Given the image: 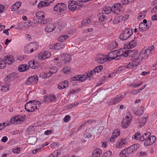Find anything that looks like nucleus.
<instances>
[{"label": "nucleus", "instance_id": "3c124183", "mask_svg": "<svg viewBox=\"0 0 157 157\" xmlns=\"http://www.w3.org/2000/svg\"><path fill=\"white\" fill-rule=\"evenodd\" d=\"M112 156V152L111 151H108L105 153L102 157H111Z\"/></svg>", "mask_w": 157, "mask_h": 157}, {"label": "nucleus", "instance_id": "ea45409f", "mask_svg": "<svg viewBox=\"0 0 157 157\" xmlns=\"http://www.w3.org/2000/svg\"><path fill=\"white\" fill-rule=\"evenodd\" d=\"M31 48L30 47L29 43L25 47L24 51L27 53H31L32 52Z\"/></svg>", "mask_w": 157, "mask_h": 157}, {"label": "nucleus", "instance_id": "5701e85b", "mask_svg": "<svg viewBox=\"0 0 157 157\" xmlns=\"http://www.w3.org/2000/svg\"><path fill=\"white\" fill-rule=\"evenodd\" d=\"M59 25V28L61 30L63 27H65L67 25V22L66 20L61 19L58 22Z\"/></svg>", "mask_w": 157, "mask_h": 157}, {"label": "nucleus", "instance_id": "473e14b6", "mask_svg": "<svg viewBox=\"0 0 157 157\" xmlns=\"http://www.w3.org/2000/svg\"><path fill=\"white\" fill-rule=\"evenodd\" d=\"M27 65L25 64L20 65L19 66L18 70L20 72L25 71L28 69V67L27 68Z\"/></svg>", "mask_w": 157, "mask_h": 157}, {"label": "nucleus", "instance_id": "4468645a", "mask_svg": "<svg viewBox=\"0 0 157 157\" xmlns=\"http://www.w3.org/2000/svg\"><path fill=\"white\" fill-rule=\"evenodd\" d=\"M132 118L131 117H130L128 116H126L125 118L123 120L122 122V126L123 128H126L129 126L131 123Z\"/></svg>", "mask_w": 157, "mask_h": 157}, {"label": "nucleus", "instance_id": "4d7b16f0", "mask_svg": "<svg viewBox=\"0 0 157 157\" xmlns=\"http://www.w3.org/2000/svg\"><path fill=\"white\" fill-rule=\"evenodd\" d=\"M17 117L19 119L20 122L21 123L23 121L25 120V115H18Z\"/></svg>", "mask_w": 157, "mask_h": 157}, {"label": "nucleus", "instance_id": "9b49d317", "mask_svg": "<svg viewBox=\"0 0 157 157\" xmlns=\"http://www.w3.org/2000/svg\"><path fill=\"white\" fill-rule=\"evenodd\" d=\"M143 59L142 56H140V54L135 56V58H132V60L133 65L134 66H138Z\"/></svg>", "mask_w": 157, "mask_h": 157}, {"label": "nucleus", "instance_id": "4be33fe9", "mask_svg": "<svg viewBox=\"0 0 157 157\" xmlns=\"http://www.w3.org/2000/svg\"><path fill=\"white\" fill-rule=\"evenodd\" d=\"M128 140V139L127 138L121 140L119 141L118 143H117L115 145V147L117 148L121 147L123 145H125L127 143Z\"/></svg>", "mask_w": 157, "mask_h": 157}, {"label": "nucleus", "instance_id": "680f3d73", "mask_svg": "<svg viewBox=\"0 0 157 157\" xmlns=\"http://www.w3.org/2000/svg\"><path fill=\"white\" fill-rule=\"evenodd\" d=\"M134 138L136 140H140V137H141L142 136L139 132H137L135 135H134Z\"/></svg>", "mask_w": 157, "mask_h": 157}, {"label": "nucleus", "instance_id": "2eb2a0df", "mask_svg": "<svg viewBox=\"0 0 157 157\" xmlns=\"http://www.w3.org/2000/svg\"><path fill=\"white\" fill-rule=\"evenodd\" d=\"M38 80V78L37 76H31L29 78L25 81V83L27 85H30L31 84L36 83Z\"/></svg>", "mask_w": 157, "mask_h": 157}, {"label": "nucleus", "instance_id": "0e129e2a", "mask_svg": "<svg viewBox=\"0 0 157 157\" xmlns=\"http://www.w3.org/2000/svg\"><path fill=\"white\" fill-rule=\"evenodd\" d=\"M12 151L14 153L18 154L20 151V148L17 147L13 148L12 149Z\"/></svg>", "mask_w": 157, "mask_h": 157}, {"label": "nucleus", "instance_id": "58836bf2", "mask_svg": "<svg viewBox=\"0 0 157 157\" xmlns=\"http://www.w3.org/2000/svg\"><path fill=\"white\" fill-rule=\"evenodd\" d=\"M49 6L48 3L45 1H41L39 2L37 5L38 8L40 9L43 7Z\"/></svg>", "mask_w": 157, "mask_h": 157}, {"label": "nucleus", "instance_id": "5fc2aeb1", "mask_svg": "<svg viewBox=\"0 0 157 157\" xmlns=\"http://www.w3.org/2000/svg\"><path fill=\"white\" fill-rule=\"evenodd\" d=\"M43 99V101L44 103H48L50 102H55L56 99Z\"/></svg>", "mask_w": 157, "mask_h": 157}, {"label": "nucleus", "instance_id": "7ed1b4c3", "mask_svg": "<svg viewBox=\"0 0 157 157\" xmlns=\"http://www.w3.org/2000/svg\"><path fill=\"white\" fill-rule=\"evenodd\" d=\"M72 60L71 55L69 54H65L62 55L60 59V63L56 64L58 67H62L64 66L65 64L69 63Z\"/></svg>", "mask_w": 157, "mask_h": 157}, {"label": "nucleus", "instance_id": "6ab92c4d", "mask_svg": "<svg viewBox=\"0 0 157 157\" xmlns=\"http://www.w3.org/2000/svg\"><path fill=\"white\" fill-rule=\"evenodd\" d=\"M5 64H11L15 62V60L12 56H8L5 57L4 60Z\"/></svg>", "mask_w": 157, "mask_h": 157}, {"label": "nucleus", "instance_id": "aec40b11", "mask_svg": "<svg viewBox=\"0 0 157 157\" xmlns=\"http://www.w3.org/2000/svg\"><path fill=\"white\" fill-rule=\"evenodd\" d=\"M148 140L145 141L144 143L145 146H148L153 144L156 141V137L155 136H149V138L147 139Z\"/></svg>", "mask_w": 157, "mask_h": 157}, {"label": "nucleus", "instance_id": "338daca9", "mask_svg": "<svg viewBox=\"0 0 157 157\" xmlns=\"http://www.w3.org/2000/svg\"><path fill=\"white\" fill-rule=\"evenodd\" d=\"M52 75L51 73L49 72V71L48 73H44L43 76V78H49Z\"/></svg>", "mask_w": 157, "mask_h": 157}, {"label": "nucleus", "instance_id": "49530a36", "mask_svg": "<svg viewBox=\"0 0 157 157\" xmlns=\"http://www.w3.org/2000/svg\"><path fill=\"white\" fill-rule=\"evenodd\" d=\"M147 121V119L146 118L144 117L143 119H140L138 122H139L140 127H141L142 126L144 125Z\"/></svg>", "mask_w": 157, "mask_h": 157}, {"label": "nucleus", "instance_id": "774afa93", "mask_svg": "<svg viewBox=\"0 0 157 157\" xmlns=\"http://www.w3.org/2000/svg\"><path fill=\"white\" fill-rule=\"evenodd\" d=\"M121 2L123 5H126L132 2V0H122Z\"/></svg>", "mask_w": 157, "mask_h": 157}, {"label": "nucleus", "instance_id": "6e6d98bb", "mask_svg": "<svg viewBox=\"0 0 157 157\" xmlns=\"http://www.w3.org/2000/svg\"><path fill=\"white\" fill-rule=\"evenodd\" d=\"M5 67L6 65L4 60L0 58V69H3Z\"/></svg>", "mask_w": 157, "mask_h": 157}, {"label": "nucleus", "instance_id": "39448f33", "mask_svg": "<svg viewBox=\"0 0 157 157\" xmlns=\"http://www.w3.org/2000/svg\"><path fill=\"white\" fill-rule=\"evenodd\" d=\"M133 31L132 29L125 28L120 36L121 40H125L130 37L132 35Z\"/></svg>", "mask_w": 157, "mask_h": 157}, {"label": "nucleus", "instance_id": "f704fd0d", "mask_svg": "<svg viewBox=\"0 0 157 157\" xmlns=\"http://www.w3.org/2000/svg\"><path fill=\"white\" fill-rule=\"evenodd\" d=\"M65 47L64 44L63 43H58L55 44V49H61Z\"/></svg>", "mask_w": 157, "mask_h": 157}, {"label": "nucleus", "instance_id": "864d4df0", "mask_svg": "<svg viewBox=\"0 0 157 157\" xmlns=\"http://www.w3.org/2000/svg\"><path fill=\"white\" fill-rule=\"evenodd\" d=\"M124 66L126 68L128 69H131L133 68V67L134 66L133 65L132 62V63L128 62L125 64Z\"/></svg>", "mask_w": 157, "mask_h": 157}, {"label": "nucleus", "instance_id": "7c9ffc66", "mask_svg": "<svg viewBox=\"0 0 157 157\" xmlns=\"http://www.w3.org/2000/svg\"><path fill=\"white\" fill-rule=\"evenodd\" d=\"M37 140V138L36 136H32L29 138L28 141L30 144H34Z\"/></svg>", "mask_w": 157, "mask_h": 157}, {"label": "nucleus", "instance_id": "052dcab7", "mask_svg": "<svg viewBox=\"0 0 157 157\" xmlns=\"http://www.w3.org/2000/svg\"><path fill=\"white\" fill-rule=\"evenodd\" d=\"M143 83V81H140L138 83H136V82H134L133 87L134 88H137L141 85Z\"/></svg>", "mask_w": 157, "mask_h": 157}, {"label": "nucleus", "instance_id": "e433bc0d", "mask_svg": "<svg viewBox=\"0 0 157 157\" xmlns=\"http://www.w3.org/2000/svg\"><path fill=\"white\" fill-rule=\"evenodd\" d=\"M14 75V73H11L8 75H7L6 77H5L4 79V80L5 82H8L10 81V80L13 79V76Z\"/></svg>", "mask_w": 157, "mask_h": 157}, {"label": "nucleus", "instance_id": "13d9d810", "mask_svg": "<svg viewBox=\"0 0 157 157\" xmlns=\"http://www.w3.org/2000/svg\"><path fill=\"white\" fill-rule=\"evenodd\" d=\"M29 102L31 103V104H33V105H39L40 104V102L37 100H33L29 101Z\"/></svg>", "mask_w": 157, "mask_h": 157}, {"label": "nucleus", "instance_id": "412c9836", "mask_svg": "<svg viewBox=\"0 0 157 157\" xmlns=\"http://www.w3.org/2000/svg\"><path fill=\"white\" fill-rule=\"evenodd\" d=\"M69 85L68 81L65 80L60 82L57 86V87L59 90H63L67 87Z\"/></svg>", "mask_w": 157, "mask_h": 157}, {"label": "nucleus", "instance_id": "ddd939ff", "mask_svg": "<svg viewBox=\"0 0 157 157\" xmlns=\"http://www.w3.org/2000/svg\"><path fill=\"white\" fill-rule=\"evenodd\" d=\"M137 42L136 39L130 41L128 43L124 44L123 48H127V49L132 48L135 47L137 45Z\"/></svg>", "mask_w": 157, "mask_h": 157}, {"label": "nucleus", "instance_id": "c85d7f7f", "mask_svg": "<svg viewBox=\"0 0 157 157\" xmlns=\"http://www.w3.org/2000/svg\"><path fill=\"white\" fill-rule=\"evenodd\" d=\"M112 11V9L110 7L105 6L102 10V12L103 13L108 14Z\"/></svg>", "mask_w": 157, "mask_h": 157}, {"label": "nucleus", "instance_id": "c9c22d12", "mask_svg": "<svg viewBox=\"0 0 157 157\" xmlns=\"http://www.w3.org/2000/svg\"><path fill=\"white\" fill-rule=\"evenodd\" d=\"M91 23V21L89 18L84 19L82 22L81 27L87 26Z\"/></svg>", "mask_w": 157, "mask_h": 157}, {"label": "nucleus", "instance_id": "a878e982", "mask_svg": "<svg viewBox=\"0 0 157 157\" xmlns=\"http://www.w3.org/2000/svg\"><path fill=\"white\" fill-rule=\"evenodd\" d=\"M21 4V2L18 1L16 2L13 5L11 8L12 11H15L19 9Z\"/></svg>", "mask_w": 157, "mask_h": 157}, {"label": "nucleus", "instance_id": "b1692460", "mask_svg": "<svg viewBox=\"0 0 157 157\" xmlns=\"http://www.w3.org/2000/svg\"><path fill=\"white\" fill-rule=\"evenodd\" d=\"M139 147L140 145L139 144H135L133 145L128 147V148L130 150V151L131 153L132 154L133 152H136V151L137 149Z\"/></svg>", "mask_w": 157, "mask_h": 157}, {"label": "nucleus", "instance_id": "1a4fd4ad", "mask_svg": "<svg viewBox=\"0 0 157 157\" xmlns=\"http://www.w3.org/2000/svg\"><path fill=\"white\" fill-rule=\"evenodd\" d=\"M67 8L66 4L64 3H59L54 6L53 10L58 12H62L65 10Z\"/></svg>", "mask_w": 157, "mask_h": 157}, {"label": "nucleus", "instance_id": "bb28decb", "mask_svg": "<svg viewBox=\"0 0 157 157\" xmlns=\"http://www.w3.org/2000/svg\"><path fill=\"white\" fill-rule=\"evenodd\" d=\"M101 154V150L100 149H95L93 152V157H100Z\"/></svg>", "mask_w": 157, "mask_h": 157}, {"label": "nucleus", "instance_id": "393cba45", "mask_svg": "<svg viewBox=\"0 0 157 157\" xmlns=\"http://www.w3.org/2000/svg\"><path fill=\"white\" fill-rule=\"evenodd\" d=\"M28 64L29 67L33 69H36L39 66V63L34 61H30Z\"/></svg>", "mask_w": 157, "mask_h": 157}, {"label": "nucleus", "instance_id": "72a5a7b5", "mask_svg": "<svg viewBox=\"0 0 157 157\" xmlns=\"http://www.w3.org/2000/svg\"><path fill=\"white\" fill-rule=\"evenodd\" d=\"M10 121L11 124H21V123L20 122L19 119L17 117L12 118L10 119Z\"/></svg>", "mask_w": 157, "mask_h": 157}, {"label": "nucleus", "instance_id": "a211bd4d", "mask_svg": "<svg viewBox=\"0 0 157 157\" xmlns=\"http://www.w3.org/2000/svg\"><path fill=\"white\" fill-rule=\"evenodd\" d=\"M51 56V54L48 51H44L40 52L38 55L39 59L43 60L48 58Z\"/></svg>", "mask_w": 157, "mask_h": 157}, {"label": "nucleus", "instance_id": "f03ea898", "mask_svg": "<svg viewBox=\"0 0 157 157\" xmlns=\"http://www.w3.org/2000/svg\"><path fill=\"white\" fill-rule=\"evenodd\" d=\"M35 15L33 20V22L35 24L39 23L41 25H44L47 23V21L45 19L44 13L43 11L37 12Z\"/></svg>", "mask_w": 157, "mask_h": 157}, {"label": "nucleus", "instance_id": "2f4dec72", "mask_svg": "<svg viewBox=\"0 0 157 157\" xmlns=\"http://www.w3.org/2000/svg\"><path fill=\"white\" fill-rule=\"evenodd\" d=\"M118 45L115 41L112 42L110 43L108 46V48L110 50H112L115 48H116L117 47Z\"/></svg>", "mask_w": 157, "mask_h": 157}, {"label": "nucleus", "instance_id": "dca6fc26", "mask_svg": "<svg viewBox=\"0 0 157 157\" xmlns=\"http://www.w3.org/2000/svg\"><path fill=\"white\" fill-rule=\"evenodd\" d=\"M121 5L119 3L114 4L112 8L113 12L116 14L119 13L121 11Z\"/></svg>", "mask_w": 157, "mask_h": 157}, {"label": "nucleus", "instance_id": "79ce46f5", "mask_svg": "<svg viewBox=\"0 0 157 157\" xmlns=\"http://www.w3.org/2000/svg\"><path fill=\"white\" fill-rule=\"evenodd\" d=\"M88 77L87 75L86 76L85 75H83L80 77V78H78L76 79V78H74L73 80L75 81L79 80L82 82L84 81Z\"/></svg>", "mask_w": 157, "mask_h": 157}, {"label": "nucleus", "instance_id": "6e6552de", "mask_svg": "<svg viewBox=\"0 0 157 157\" xmlns=\"http://www.w3.org/2000/svg\"><path fill=\"white\" fill-rule=\"evenodd\" d=\"M151 21L147 22L146 19L143 20V22H141L139 26V29L141 31H144L148 29L151 27Z\"/></svg>", "mask_w": 157, "mask_h": 157}, {"label": "nucleus", "instance_id": "9d476101", "mask_svg": "<svg viewBox=\"0 0 157 157\" xmlns=\"http://www.w3.org/2000/svg\"><path fill=\"white\" fill-rule=\"evenodd\" d=\"M95 60L98 63L103 64L108 60L107 55L99 54L96 57Z\"/></svg>", "mask_w": 157, "mask_h": 157}, {"label": "nucleus", "instance_id": "8fccbe9b", "mask_svg": "<svg viewBox=\"0 0 157 157\" xmlns=\"http://www.w3.org/2000/svg\"><path fill=\"white\" fill-rule=\"evenodd\" d=\"M103 69V66L102 65H100L99 66L95 68L94 69L96 73L98 74V73L100 72Z\"/></svg>", "mask_w": 157, "mask_h": 157}, {"label": "nucleus", "instance_id": "bf43d9fd", "mask_svg": "<svg viewBox=\"0 0 157 157\" xmlns=\"http://www.w3.org/2000/svg\"><path fill=\"white\" fill-rule=\"evenodd\" d=\"M63 72L66 74H68L70 72V69L69 67H66L63 68Z\"/></svg>", "mask_w": 157, "mask_h": 157}, {"label": "nucleus", "instance_id": "0eeeda50", "mask_svg": "<svg viewBox=\"0 0 157 157\" xmlns=\"http://www.w3.org/2000/svg\"><path fill=\"white\" fill-rule=\"evenodd\" d=\"M153 49V46L147 48H144L140 54L142 56L144 59L147 58L152 52Z\"/></svg>", "mask_w": 157, "mask_h": 157}, {"label": "nucleus", "instance_id": "f8f14e48", "mask_svg": "<svg viewBox=\"0 0 157 157\" xmlns=\"http://www.w3.org/2000/svg\"><path fill=\"white\" fill-rule=\"evenodd\" d=\"M56 26L52 23H49L47 24L45 28V32L47 33H49L55 29Z\"/></svg>", "mask_w": 157, "mask_h": 157}, {"label": "nucleus", "instance_id": "cd10ccee", "mask_svg": "<svg viewBox=\"0 0 157 157\" xmlns=\"http://www.w3.org/2000/svg\"><path fill=\"white\" fill-rule=\"evenodd\" d=\"M151 135L150 132H147L144 134L142 135V136L140 137V141H143L144 140L147 141L148 140L147 139L149 138V136Z\"/></svg>", "mask_w": 157, "mask_h": 157}, {"label": "nucleus", "instance_id": "09e8293b", "mask_svg": "<svg viewBox=\"0 0 157 157\" xmlns=\"http://www.w3.org/2000/svg\"><path fill=\"white\" fill-rule=\"evenodd\" d=\"M145 16V13L144 11L139 13L137 17L138 20L144 19Z\"/></svg>", "mask_w": 157, "mask_h": 157}, {"label": "nucleus", "instance_id": "20e7f679", "mask_svg": "<svg viewBox=\"0 0 157 157\" xmlns=\"http://www.w3.org/2000/svg\"><path fill=\"white\" fill-rule=\"evenodd\" d=\"M68 7L71 11H75L80 8L81 6L78 3L74 0H70L68 1Z\"/></svg>", "mask_w": 157, "mask_h": 157}, {"label": "nucleus", "instance_id": "37998d69", "mask_svg": "<svg viewBox=\"0 0 157 157\" xmlns=\"http://www.w3.org/2000/svg\"><path fill=\"white\" fill-rule=\"evenodd\" d=\"M58 68L55 66H52L49 69V72L52 75V74L56 73L58 71Z\"/></svg>", "mask_w": 157, "mask_h": 157}, {"label": "nucleus", "instance_id": "69168bd1", "mask_svg": "<svg viewBox=\"0 0 157 157\" xmlns=\"http://www.w3.org/2000/svg\"><path fill=\"white\" fill-rule=\"evenodd\" d=\"M53 153L55 157H57L61 154V152L60 150H59L54 151Z\"/></svg>", "mask_w": 157, "mask_h": 157}, {"label": "nucleus", "instance_id": "c756f323", "mask_svg": "<svg viewBox=\"0 0 157 157\" xmlns=\"http://www.w3.org/2000/svg\"><path fill=\"white\" fill-rule=\"evenodd\" d=\"M29 46L31 48L32 52L34 50H36L38 47V43L36 42L30 43H29Z\"/></svg>", "mask_w": 157, "mask_h": 157}, {"label": "nucleus", "instance_id": "f3484780", "mask_svg": "<svg viewBox=\"0 0 157 157\" xmlns=\"http://www.w3.org/2000/svg\"><path fill=\"white\" fill-rule=\"evenodd\" d=\"M132 154L130 150L127 147L121 151L119 156L120 157H129Z\"/></svg>", "mask_w": 157, "mask_h": 157}, {"label": "nucleus", "instance_id": "c03bdc74", "mask_svg": "<svg viewBox=\"0 0 157 157\" xmlns=\"http://www.w3.org/2000/svg\"><path fill=\"white\" fill-rule=\"evenodd\" d=\"M23 23L25 29L29 28L32 25V22L30 20H28L25 22H23Z\"/></svg>", "mask_w": 157, "mask_h": 157}, {"label": "nucleus", "instance_id": "e2e57ef3", "mask_svg": "<svg viewBox=\"0 0 157 157\" xmlns=\"http://www.w3.org/2000/svg\"><path fill=\"white\" fill-rule=\"evenodd\" d=\"M113 134L117 136H119L120 134V132L119 130L117 129L115 130L113 132Z\"/></svg>", "mask_w": 157, "mask_h": 157}, {"label": "nucleus", "instance_id": "4c0bfd02", "mask_svg": "<svg viewBox=\"0 0 157 157\" xmlns=\"http://www.w3.org/2000/svg\"><path fill=\"white\" fill-rule=\"evenodd\" d=\"M144 110L143 107H140L138 109V110L134 111L135 113L137 115H141L144 112Z\"/></svg>", "mask_w": 157, "mask_h": 157}, {"label": "nucleus", "instance_id": "a19ab883", "mask_svg": "<svg viewBox=\"0 0 157 157\" xmlns=\"http://www.w3.org/2000/svg\"><path fill=\"white\" fill-rule=\"evenodd\" d=\"M15 29H25L23 22H20L17 24L15 26Z\"/></svg>", "mask_w": 157, "mask_h": 157}, {"label": "nucleus", "instance_id": "f257e3e1", "mask_svg": "<svg viewBox=\"0 0 157 157\" xmlns=\"http://www.w3.org/2000/svg\"><path fill=\"white\" fill-rule=\"evenodd\" d=\"M123 52L122 48L110 52L107 56L108 60H112L113 59L118 60L120 59L121 56H123Z\"/></svg>", "mask_w": 157, "mask_h": 157}, {"label": "nucleus", "instance_id": "de8ad7c7", "mask_svg": "<svg viewBox=\"0 0 157 157\" xmlns=\"http://www.w3.org/2000/svg\"><path fill=\"white\" fill-rule=\"evenodd\" d=\"M121 16H117L115 18L113 21V24H117L122 21Z\"/></svg>", "mask_w": 157, "mask_h": 157}, {"label": "nucleus", "instance_id": "a18cd8bd", "mask_svg": "<svg viewBox=\"0 0 157 157\" xmlns=\"http://www.w3.org/2000/svg\"><path fill=\"white\" fill-rule=\"evenodd\" d=\"M9 88V86L8 84H6L4 86H2L1 89V90L2 92H7L8 91Z\"/></svg>", "mask_w": 157, "mask_h": 157}, {"label": "nucleus", "instance_id": "423d86ee", "mask_svg": "<svg viewBox=\"0 0 157 157\" xmlns=\"http://www.w3.org/2000/svg\"><path fill=\"white\" fill-rule=\"evenodd\" d=\"M122 50L124 51L123 56L132 57L133 58L138 55L137 51L136 50L129 51L127 48H122Z\"/></svg>", "mask_w": 157, "mask_h": 157}, {"label": "nucleus", "instance_id": "603ef678", "mask_svg": "<svg viewBox=\"0 0 157 157\" xmlns=\"http://www.w3.org/2000/svg\"><path fill=\"white\" fill-rule=\"evenodd\" d=\"M68 37V36L67 35H62L60 36L58 38V40L62 43L65 39Z\"/></svg>", "mask_w": 157, "mask_h": 157}]
</instances>
